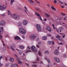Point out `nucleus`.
<instances>
[{
	"instance_id": "nucleus-28",
	"label": "nucleus",
	"mask_w": 67,
	"mask_h": 67,
	"mask_svg": "<svg viewBox=\"0 0 67 67\" xmlns=\"http://www.w3.org/2000/svg\"><path fill=\"white\" fill-rule=\"evenodd\" d=\"M18 63L19 64H20V65H21L22 63V62H21V61L18 60Z\"/></svg>"
},
{
	"instance_id": "nucleus-62",
	"label": "nucleus",
	"mask_w": 67,
	"mask_h": 67,
	"mask_svg": "<svg viewBox=\"0 0 67 67\" xmlns=\"http://www.w3.org/2000/svg\"><path fill=\"white\" fill-rule=\"evenodd\" d=\"M61 67H66V66H64V65H63L61 66Z\"/></svg>"
},
{
	"instance_id": "nucleus-53",
	"label": "nucleus",
	"mask_w": 67,
	"mask_h": 67,
	"mask_svg": "<svg viewBox=\"0 0 67 67\" xmlns=\"http://www.w3.org/2000/svg\"><path fill=\"white\" fill-rule=\"evenodd\" d=\"M46 16L47 17H49V15H48V14H46Z\"/></svg>"
},
{
	"instance_id": "nucleus-34",
	"label": "nucleus",
	"mask_w": 67,
	"mask_h": 67,
	"mask_svg": "<svg viewBox=\"0 0 67 67\" xmlns=\"http://www.w3.org/2000/svg\"><path fill=\"white\" fill-rule=\"evenodd\" d=\"M47 36H49V37H51V34H47Z\"/></svg>"
},
{
	"instance_id": "nucleus-7",
	"label": "nucleus",
	"mask_w": 67,
	"mask_h": 67,
	"mask_svg": "<svg viewBox=\"0 0 67 67\" xmlns=\"http://www.w3.org/2000/svg\"><path fill=\"white\" fill-rule=\"evenodd\" d=\"M35 15L38 16L39 19H40L41 20H42V17H41V15L39 14L38 13L35 12Z\"/></svg>"
},
{
	"instance_id": "nucleus-58",
	"label": "nucleus",
	"mask_w": 67,
	"mask_h": 67,
	"mask_svg": "<svg viewBox=\"0 0 67 67\" xmlns=\"http://www.w3.org/2000/svg\"><path fill=\"white\" fill-rule=\"evenodd\" d=\"M33 64H36V62H33Z\"/></svg>"
},
{
	"instance_id": "nucleus-6",
	"label": "nucleus",
	"mask_w": 67,
	"mask_h": 67,
	"mask_svg": "<svg viewBox=\"0 0 67 67\" xmlns=\"http://www.w3.org/2000/svg\"><path fill=\"white\" fill-rule=\"evenodd\" d=\"M36 37V36L35 35V34L33 35L30 36V38L32 40H34Z\"/></svg>"
},
{
	"instance_id": "nucleus-30",
	"label": "nucleus",
	"mask_w": 67,
	"mask_h": 67,
	"mask_svg": "<svg viewBox=\"0 0 67 67\" xmlns=\"http://www.w3.org/2000/svg\"><path fill=\"white\" fill-rule=\"evenodd\" d=\"M51 43H52V41H49L48 42V44H51Z\"/></svg>"
},
{
	"instance_id": "nucleus-19",
	"label": "nucleus",
	"mask_w": 67,
	"mask_h": 67,
	"mask_svg": "<svg viewBox=\"0 0 67 67\" xmlns=\"http://www.w3.org/2000/svg\"><path fill=\"white\" fill-rule=\"evenodd\" d=\"M45 59H46V60H47V62H48V63H50V60H49L48 59H47V57H45Z\"/></svg>"
},
{
	"instance_id": "nucleus-3",
	"label": "nucleus",
	"mask_w": 67,
	"mask_h": 67,
	"mask_svg": "<svg viewBox=\"0 0 67 67\" xmlns=\"http://www.w3.org/2000/svg\"><path fill=\"white\" fill-rule=\"evenodd\" d=\"M6 8H7V6L5 5H3L2 6L0 5V10L3 11Z\"/></svg>"
},
{
	"instance_id": "nucleus-2",
	"label": "nucleus",
	"mask_w": 67,
	"mask_h": 67,
	"mask_svg": "<svg viewBox=\"0 0 67 67\" xmlns=\"http://www.w3.org/2000/svg\"><path fill=\"white\" fill-rule=\"evenodd\" d=\"M19 33H21L23 34V35H25L26 34V31L23 28H20L19 29Z\"/></svg>"
},
{
	"instance_id": "nucleus-25",
	"label": "nucleus",
	"mask_w": 67,
	"mask_h": 67,
	"mask_svg": "<svg viewBox=\"0 0 67 67\" xmlns=\"http://www.w3.org/2000/svg\"><path fill=\"white\" fill-rule=\"evenodd\" d=\"M38 54L40 55V56H41V52L40 51H38Z\"/></svg>"
},
{
	"instance_id": "nucleus-16",
	"label": "nucleus",
	"mask_w": 67,
	"mask_h": 67,
	"mask_svg": "<svg viewBox=\"0 0 67 67\" xmlns=\"http://www.w3.org/2000/svg\"><path fill=\"white\" fill-rule=\"evenodd\" d=\"M11 49L13 51H15V49L14 48V46L13 45H12V46H10Z\"/></svg>"
},
{
	"instance_id": "nucleus-55",
	"label": "nucleus",
	"mask_w": 67,
	"mask_h": 67,
	"mask_svg": "<svg viewBox=\"0 0 67 67\" xmlns=\"http://www.w3.org/2000/svg\"><path fill=\"white\" fill-rule=\"evenodd\" d=\"M54 2L55 3H57V1L55 0L54 1Z\"/></svg>"
},
{
	"instance_id": "nucleus-12",
	"label": "nucleus",
	"mask_w": 67,
	"mask_h": 67,
	"mask_svg": "<svg viewBox=\"0 0 67 67\" xmlns=\"http://www.w3.org/2000/svg\"><path fill=\"white\" fill-rule=\"evenodd\" d=\"M15 20H19L20 19V16L19 15H16L14 18Z\"/></svg>"
},
{
	"instance_id": "nucleus-26",
	"label": "nucleus",
	"mask_w": 67,
	"mask_h": 67,
	"mask_svg": "<svg viewBox=\"0 0 67 67\" xmlns=\"http://www.w3.org/2000/svg\"><path fill=\"white\" fill-rule=\"evenodd\" d=\"M56 37L57 38H59L60 37L58 35L57 36H56Z\"/></svg>"
},
{
	"instance_id": "nucleus-1",
	"label": "nucleus",
	"mask_w": 67,
	"mask_h": 67,
	"mask_svg": "<svg viewBox=\"0 0 67 67\" xmlns=\"http://www.w3.org/2000/svg\"><path fill=\"white\" fill-rule=\"evenodd\" d=\"M36 26L38 32H41L42 30V27L40 25L37 24L36 25Z\"/></svg>"
},
{
	"instance_id": "nucleus-39",
	"label": "nucleus",
	"mask_w": 67,
	"mask_h": 67,
	"mask_svg": "<svg viewBox=\"0 0 67 67\" xmlns=\"http://www.w3.org/2000/svg\"><path fill=\"white\" fill-rule=\"evenodd\" d=\"M59 3H61V4H63L64 3L63 2H62V1H59Z\"/></svg>"
},
{
	"instance_id": "nucleus-50",
	"label": "nucleus",
	"mask_w": 67,
	"mask_h": 67,
	"mask_svg": "<svg viewBox=\"0 0 67 67\" xmlns=\"http://www.w3.org/2000/svg\"><path fill=\"white\" fill-rule=\"evenodd\" d=\"M58 39L59 40V41H63V39H59V38Z\"/></svg>"
},
{
	"instance_id": "nucleus-59",
	"label": "nucleus",
	"mask_w": 67,
	"mask_h": 67,
	"mask_svg": "<svg viewBox=\"0 0 67 67\" xmlns=\"http://www.w3.org/2000/svg\"><path fill=\"white\" fill-rule=\"evenodd\" d=\"M62 13V15H63L64 16V15H65V14L63 13Z\"/></svg>"
},
{
	"instance_id": "nucleus-47",
	"label": "nucleus",
	"mask_w": 67,
	"mask_h": 67,
	"mask_svg": "<svg viewBox=\"0 0 67 67\" xmlns=\"http://www.w3.org/2000/svg\"><path fill=\"white\" fill-rule=\"evenodd\" d=\"M63 57L64 58H66V55H63Z\"/></svg>"
},
{
	"instance_id": "nucleus-42",
	"label": "nucleus",
	"mask_w": 67,
	"mask_h": 67,
	"mask_svg": "<svg viewBox=\"0 0 67 67\" xmlns=\"http://www.w3.org/2000/svg\"><path fill=\"white\" fill-rule=\"evenodd\" d=\"M0 15H1V16H5V15L4 14H1Z\"/></svg>"
},
{
	"instance_id": "nucleus-56",
	"label": "nucleus",
	"mask_w": 67,
	"mask_h": 67,
	"mask_svg": "<svg viewBox=\"0 0 67 67\" xmlns=\"http://www.w3.org/2000/svg\"><path fill=\"white\" fill-rule=\"evenodd\" d=\"M63 25L65 27H66V28H67V26H66V25Z\"/></svg>"
},
{
	"instance_id": "nucleus-24",
	"label": "nucleus",
	"mask_w": 67,
	"mask_h": 67,
	"mask_svg": "<svg viewBox=\"0 0 67 67\" xmlns=\"http://www.w3.org/2000/svg\"><path fill=\"white\" fill-rule=\"evenodd\" d=\"M13 2H14V0H11V2H10L11 4H13Z\"/></svg>"
},
{
	"instance_id": "nucleus-11",
	"label": "nucleus",
	"mask_w": 67,
	"mask_h": 67,
	"mask_svg": "<svg viewBox=\"0 0 67 67\" xmlns=\"http://www.w3.org/2000/svg\"><path fill=\"white\" fill-rule=\"evenodd\" d=\"M54 59L55 61H56L57 63H60V60H59V59L56 57H55L54 58Z\"/></svg>"
},
{
	"instance_id": "nucleus-63",
	"label": "nucleus",
	"mask_w": 67,
	"mask_h": 67,
	"mask_svg": "<svg viewBox=\"0 0 67 67\" xmlns=\"http://www.w3.org/2000/svg\"><path fill=\"white\" fill-rule=\"evenodd\" d=\"M61 7L62 8H64V6H61Z\"/></svg>"
},
{
	"instance_id": "nucleus-46",
	"label": "nucleus",
	"mask_w": 67,
	"mask_h": 67,
	"mask_svg": "<svg viewBox=\"0 0 67 67\" xmlns=\"http://www.w3.org/2000/svg\"><path fill=\"white\" fill-rule=\"evenodd\" d=\"M64 35H62V37H63V38H65V34Z\"/></svg>"
},
{
	"instance_id": "nucleus-60",
	"label": "nucleus",
	"mask_w": 67,
	"mask_h": 67,
	"mask_svg": "<svg viewBox=\"0 0 67 67\" xmlns=\"http://www.w3.org/2000/svg\"><path fill=\"white\" fill-rule=\"evenodd\" d=\"M5 65L6 66V67H8V64H5Z\"/></svg>"
},
{
	"instance_id": "nucleus-22",
	"label": "nucleus",
	"mask_w": 67,
	"mask_h": 67,
	"mask_svg": "<svg viewBox=\"0 0 67 67\" xmlns=\"http://www.w3.org/2000/svg\"><path fill=\"white\" fill-rule=\"evenodd\" d=\"M11 17H12L14 19V18L15 16H16V15L15 14H13L12 15H11Z\"/></svg>"
},
{
	"instance_id": "nucleus-36",
	"label": "nucleus",
	"mask_w": 67,
	"mask_h": 67,
	"mask_svg": "<svg viewBox=\"0 0 67 67\" xmlns=\"http://www.w3.org/2000/svg\"><path fill=\"white\" fill-rule=\"evenodd\" d=\"M28 52H31V51L30 50H28L26 52V53H28Z\"/></svg>"
},
{
	"instance_id": "nucleus-29",
	"label": "nucleus",
	"mask_w": 67,
	"mask_h": 67,
	"mask_svg": "<svg viewBox=\"0 0 67 67\" xmlns=\"http://www.w3.org/2000/svg\"><path fill=\"white\" fill-rule=\"evenodd\" d=\"M0 30H4L3 27H0Z\"/></svg>"
},
{
	"instance_id": "nucleus-51",
	"label": "nucleus",
	"mask_w": 67,
	"mask_h": 67,
	"mask_svg": "<svg viewBox=\"0 0 67 67\" xmlns=\"http://www.w3.org/2000/svg\"><path fill=\"white\" fill-rule=\"evenodd\" d=\"M22 37L23 38H24H24H25V37H24V36H22Z\"/></svg>"
},
{
	"instance_id": "nucleus-57",
	"label": "nucleus",
	"mask_w": 67,
	"mask_h": 67,
	"mask_svg": "<svg viewBox=\"0 0 67 67\" xmlns=\"http://www.w3.org/2000/svg\"><path fill=\"white\" fill-rule=\"evenodd\" d=\"M18 10H21V8H20L19 7H18Z\"/></svg>"
},
{
	"instance_id": "nucleus-9",
	"label": "nucleus",
	"mask_w": 67,
	"mask_h": 67,
	"mask_svg": "<svg viewBox=\"0 0 67 67\" xmlns=\"http://www.w3.org/2000/svg\"><path fill=\"white\" fill-rule=\"evenodd\" d=\"M23 24L24 25H26L27 24V21L26 20H24L23 21Z\"/></svg>"
},
{
	"instance_id": "nucleus-35",
	"label": "nucleus",
	"mask_w": 67,
	"mask_h": 67,
	"mask_svg": "<svg viewBox=\"0 0 67 67\" xmlns=\"http://www.w3.org/2000/svg\"><path fill=\"white\" fill-rule=\"evenodd\" d=\"M44 53L45 54H46V53H47L48 54H49V52H48V51H46Z\"/></svg>"
},
{
	"instance_id": "nucleus-4",
	"label": "nucleus",
	"mask_w": 67,
	"mask_h": 67,
	"mask_svg": "<svg viewBox=\"0 0 67 67\" xmlns=\"http://www.w3.org/2000/svg\"><path fill=\"white\" fill-rule=\"evenodd\" d=\"M31 49H32V51L34 52H37V50H35V46H32L31 47Z\"/></svg>"
},
{
	"instance_id": "nucleus-27",
	"label": "nucleus",
	"mask_w": 67,
	"mask_h": 67,
	"mask_svg": "<svg viewBox=\"0 0 67 67\" xmlns=\"http://www.w3.org/2000/svg\"><path fill=\"white\" fill-rule=\"evenodd\" d=\"M8 15H11V12L9 10L8 11Z\"/></svg>"
},
{
	"instance_id": "nucleus-33",
	"label": "nucleus",
	"mask_w": 67,
	"mask_h": 67,
	"mask_svg": "<svg viewBox=\"0 0 67 67\" xmlns=\"http://www.w3.org/2000/svg\"><path fill=\"white\" fill-rule=\"evenodd\" d=\"M51 8L52 9H53V10H56V9H55V8L53 7V6H52L51 7Z\"/></svg>"
},
{
	"instance_id": "nucleus-13",
	"label": "nucleus",
	"mask_w": 67,
	"mask_h": 67,
	"mask_svg": "<svg viewBox=\"0 0 67 67\" xmlns=\"http://www.w3.org/2000/svg\"><path fill=\"white\" fill-rule=\"evenodd\" d=\"M9 60L10 62L13 63L14 62V59L12 58H9Z\"/></svg>"
},
{
	"instance_id": "nucleus-21",
	"label": "nucleus",
	"mask_w": 67,
	"mask_h": 67,
	"mask_svg": "<svg viewBox=\"0 0 67 67\" xmlns=\"http://www.w3.org/2000/svg\"><path fill=\"white\" fill-rule=\"evenodd\" d=\"M22 24V23H21V22H18V26H21V25Z\"/></svg>"
},
{
	"instance_id": "nucleus-20",
	"label": "nucleus",
	"mask_w": 67,
	"mask_h": 67,
	"mask_svg": "<svg viewBox=\"0 0 67 67\" xmlns=\"http://www.w3.org/2000/svg\"><path fill=\"white\" fill-rule=\"evenodd\" d=\"M19 47L20 48L22 49H24L25 48L23 46H19Z\"/></svg>"
},
{
	"instance_id": "nucleus-52",
	"label": "nucleus",
	"mask_w": 67,
	"mask_h": 67,
	"mask_svg": "<svg viewBox=\"0 0 67 67\" xmlns=\"http://www.w3.org/2000/svg\"><path fill=\"white\" fill-rule=\"evenodd\" d=\"M27 48H28L29 49H31V48L29 46L27 47Z\"/></svg>"
},
{
	"instance_id": "nucleus-40",
	"label": "nucleus",
	"mask_w": 67,
	"mask_h": 67,
	"mask_svg": "<svg viewBox=\"0 0 67 67\" xmlns=\"http://www.w3.org/2000/svg\"><path fill=\"white\" fill-rule=\"evenodd\" d=\"M36 46L37 47V48H39V47H40V46L39 45H38L37 44L36 45Z\"/></svg>"
},
{
	"instance_id": "nucleus-14",
	"label": "nucleus",
	"mask_w": 67,
	"mask_h": 67,
	"mask_svg": "<svg viewBox=\"0 0 67 67\" xmlns=\"http://www.w3.org/2000/svg\"><path fill=\"white\" fill-rule=\"evenodd\" d=\"M54 53L55 55H58L59 54V52H58V50H55V51Z\"/></svg>"
},
{
	"instance_id": "nucleus-32",
	"label": "nucleus",
	"mask_w": 67,
	"mask_h": 67,
	"mask_svg": "<svg viewBox=\"0 0 67 67\" xmlns=\"http://www.w3.org/2000/svg\"><path fill=\"white\" fill-rule=\"evenodd\" d=\"M3 30H0V32L1 33V34H3Z\"/></svg>"
},
{
	"instance_id": "nucleus-31",
	"label": "nucleus",
	"mask_w": 67,
	"mask_h": 67,
	"mask_svg": "<svg viewBox=\"0 0 67 67\" xmlns=\"http://www.w3.org/2000/svg\"><path fill=\"white\" fill-rule=\"evenodd\" d=\"M58 45H64V43H63L62 42H60L58 43Z\"/></svg>"
},
{
	"instance_id": "nucleus-15",
	"label": "nucleus",
	"mask_w": 67,
	"mask_h": 67,
	"mask_svg": "<svg viewBox=\"0 0 67 67\" xmlns=\"http://www.w3.org/2000/svg\"><path fill=\"white\" fill-rule=\"evenodd\" d=\"M14 38L15 40H21V38H20V37L18 36H16L14 37Z\"/></svg>"
},
{
	"instance_id": "nucleus-43",
	"label": "nucleus",
	"mask_w": 67,
	"mask_h": 67,
	"mask_svg": "<svg viewBox=\"0 0 67 67\" xmlns=\"http://www.w3.org/2000/svg\"><path fill=\"white\" fill-rule=\"evenodd\" d=\"M39 40H40V38L38 37L36 39V41H38Z\"/></svg>"
},
{
	"instance_id": "nucleus-23",
	"label": "nucleus",
	"mask_w": 67,
	"mask_h": 67,
	"mask_svg": "<svg viewBox=\"0 0 67 67\" xmlns=\"http://www.w3.org/2000/svg\"><path fill=\"white\" fill-rule=\"evenodd\" d=\"M18 52L20 55H21V54H22L23 53V51L21 50H20Z\"/></svg>"
},
{
	"instance_id": "nucleus-64",
	"label": "nucleus",
	"mask_w": 67,
	"mask_h": 67,
	"mask_svg": "<svg viewBox=\"0 0 67 67\" xmlns=\"http://www.w3.org/2000/svg\"><path fill=\"white\" fill-rule=\"evenodd\" d=\"M47 67H50V66L49 65V64H48V66H47Z\"/></svg>"
},
{
	"instance_id": "nucleus-48",
	"label": "nucleus",
	"mask_w": 67,
	"mask_h": 67,
	"mask_svg": "<svg viewBox=\"0 0 67 67\" xmlns=\"http://www.w3.org/2000/svg\"><path fill=\"white\" fill-rule=\"evenodd\" d=\"M2 65H3V64H2V63H0V66H2Z\"/></svg>"
},
{
	"instance_id": "nucleus-49",
	"label": "nucleus",
	"mask_w": 67,
	"mask_h": 67,
	"mask_svg": "<svg viewBox=\"0 0 67 67\" xmlns=\"http://www.w3.org/2000/svg\"><path fill=\"white\" fill-rule=\"evenodd\" d=\"M60 34H61L62 35H65V34H64V33H60Z\"/></svg>"
},
{
	"instance_id": "nucleus-38",
	"label": "nucleus",
	"mask_w": 67,
	"mask_h": 67,
	"mask_svg": "<svg viewBox=\"0 0 67 67\" xmlns=\"http://www.w3.org/2000/svg\"><path fill=\"white\" fill-rule=\"evenodd\" d=\"M54 29H55L58 32H59V31L58 30V29H57V28L56 27L54 28Z\"/></svg>"
},
{
	"instance_id": "nucleus-41",
	"label": "nucleus",
	"mask_w": 67,
	"mask_h": 67,
	"mask_svg": "<svg viewBox=\"0 0 67 67\" xmlns=\"http://www.w3.org/2000/svg\"><path fill=\"white\" fill-rule=\"evenodd\" d=\"M32 66L34 67H37V66H36V65H32Z\"/></svg>"
},
{
	"instance_id": "nucleus-18",
	"label": "nucleus",
	"mask_w": 67,
	"mask_h": 67,
	"mask_svg": "<svg viewBox=\"0 0 67 67\" xmlns=\"http://www.w3.org/2000/svg\"><path fill=\"white\" fill-rule=\"evenodd\" d=\"M24 8L25 9V13L27 14L28 13H27V8H26V7H25Z\"/></svg>"
},
{
	"instance_id": "nucleus-45",
	"label": "nucleus",
	"mask_w": 67,
	"mask_h": 67,
	"mask_svg": "<svg viewBox=\"0 0 67 67\" xmlns=\"http://www.w3.org/2000/svg\"><path fill=\"white\" fill-rule=\"evenodd\" d=\"M15 65H16V66L17 67H19V66H18V64H15Z\"/></svg>"
},
{
	"instance_id": "nucleus-54",
	"label": "nucleus",
	"mask_w": 67,
	"mask_h": 67,
	"mask_svg": "<svg viewBox=\"0 0 67 67\" xmlns=\"http://www.w3.org/2000/svg\"><path fill=\"white\" fill-rule=\"evenodd\" d=\"M37 61H39V59L38 58V57L37 56Z\"/></svg>"
},
{
	"instance_id": "nucleus-10",
	"label": "nucleus",
	"mask_w": 67,
	"mask_h": 67,
	"mask_svg": "<svg viewBox=\"0 0 67 67\" xmlns=\"http://www.w3.org/2000/svg\"><path fill=\"white\" fill-rule=\"evenodd\" d=\"M28 0L29 1V2L30 4H31V5H34V2L32 0Z\"/></svg>"
},
{
	"instance_id": "nucleus-37",
	"label": "nucleus",
	"mask_w": 67,
	"mask_h": 67,
	"mask_svg": "<svg viewBox=\"0 0 67 67\" xmlns=\"http://www.w3.org/2000/svg\"><path fill=\"white\" fill-rule=\"evenodd\" d=\"M60 28L61 30H63L64 29V27H61Z\"/></svg>"
},
{
	"instance_id": "nucleus-17",
	"label": "nucleus",
	"mask_w": 67,
	"mask_h": 67,
	"mask_svg": "<svg viewBox=\"0 0 67 67\" xmlns=\"http://www.w3.org/2000/svg\"><path fill=\"white\" fill-rule=\"evenodd\" d=\"M47 38L45 36H44L42 37V40L44 41H46L47 40Z\"/></svg>"
},
{
	"instance_id": "nucleus-8",
	"label": "nucleus",
	"mask_w": 67,
	"mask_h": 67,
	"mask_svg": "<svg viewBox=\"0 0 67 67\" xmlns=\"http://www.w3.org/2000/svg\"><path fill=\"white\" fill-rule=\"evenodd\" d=\"M46 29L47 31H48L49 32L52 31V29L51 28V27L49 26H47L46 27Z\"/></svg>"
},
{
	"instance_id": "nucleus-44",
	"label": "nucleus",
	"mask_w": 67,
	"mask_h": 67,
	"mask_svg": "<svg viewBox=\"0 0 67 67\" xmlns=\"http://www.w3.org/2000/svg\"><path fill=\"white\" fill-rule=\"evenodd\" d=\"M51 43H52V44H53V45H54V44H55V43H54V41H51Z\"/></svg>"
},
{
	"instance_id": "nucleus-5",
	"label": "nucleus",
	"mask_w": 67,
	"mask_h": 67,
	"mask_svg": "<svg viewBox=\"0 0 67 67\" xmlns=\"http://www.w3.org/2000/svg\"><path fill=\"white\" fill-rule=\"evenodd\" d=\"M5 22L4 20H2L0 22V26H4L5 25Z\"/></svg>"
},
{
	"instance_id": "nucleus-61",
	"label": "nucleus",
	"mask_w": 67,
	"mask_h": 67,
	"mask_svg": "<svg viewBox=\"0 0 67 67\" xmlns=\"http://www.w3.org/2000/svg\"><path fill=\"white\" fill-rule=\"evenodd\" d=\"M38 44L39 45H40V44H41V42H38Z\"/></svg>"
}]
</instances>
